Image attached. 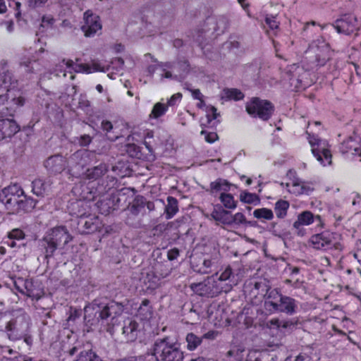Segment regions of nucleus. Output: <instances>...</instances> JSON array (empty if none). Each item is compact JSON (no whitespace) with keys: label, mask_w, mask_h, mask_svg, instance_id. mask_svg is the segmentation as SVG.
Here are the masks:
<instances>
[{"label":"nucleus","mask_w":361,"mask_h":361,"mask_svg":"<svg viewBox=\"0 0 361 361\" xmlns=\"http://www.w3.org/2000/svg\"><path fill=\"white\" fill-rule=\"evenodd\" d=\"M19 282H21L24 287L23 294L32 299L38 300L41 298V291L35 287L32 280L20 279Z\"/></svg>","instance_id":"obj_29"},{"label":"nucleus","mask_w":361,"mask_h":361,"mask_svg":"<svg viewBox=\"0 0 361 361\" xmlns=\"http://www.w3.org/2000/svg\"><path fill=\"white\" fill-rule=\"evenodd\" d=\"M0 202L12 214L29 212L36 205L37 201L27 197L18 184L10 185L0 191Z\"/></svg>","instance_id":"obj_2"},{"label":"nucleus","mask_w":361,"mask_h":361,"mask_svg":"<svg viewBox=\"0 0 361 361\" xmlns=\"http://www.w3.org/2000/svg\"><path fill=\"white\" fill-rule=\"evenodd\" d=\"M174 68L178 72V76L183 78L189 72L190 64L186 60L180 61L177 63H175Z\"/></svg>","instance_id":"obj_43"},{"label":"nucleus","mask_w":361,"mask_h":361,"mask_svg":"<svg viewBox=\"0 0 361 361\" xmlns=\"http://www.w3.org/2000/svg\"><path fill=\"white\" fill-rule=\"evenodd\" d=\"M334 235L329 231H324L320 233L313 235L311 237V243L313 247L317 250H327L334 247L338 249L339 244L334 243Z\"/></svg>","instance_id":"obj_11"},{"label":"nucleus","mask_w":361,"mask_h":361,"mask_svg":"<svg viewBox=\"0 0 361 361\" xmlns=\"http://www.w3.org/2000/svg\"><path fill=\"white\" fill-rule=\"evenodd\" d=\"M313 188L310 186L305 185L304 181H302L298 178H295L292 183V189H288L289 192L296 195H310L312 191Z\"/></svg>","instance_id":"obj_28"},{"label":"nucleus","mask_w":361,"mask_h":361,"mask_svg":"<svg viewBox=\"0 0 361 361\" xmlns=\"http://www.w3.org/2000/svg\"><path fill=\"white\" fill-rule=\"evenodd\" d=\"M82 31L87 37H92L102 30L99 17L93 14L92 11H87L84 13V25L81 27Z\"/></svg>","instance_id":"obj_12"},{"label":"nucleus","mask_w":361,"mask_h":361,"mask_svg":"<svg viewBox=\"0 0 361 361\" xmlns=\"http://www.w3.org/2000/svg\"><path fill=\"white\" fill-rule=\"evenodd\" d=\"M146 204V199L141 195H137L132 202L127 207L128 215L132 216H137L140 214L145 213V207Z\"/></svg>","instance_id":"obj_23"},{"label":"nucleus","mask_w":361,"mask_h":361,"mask_svg":"<svg viewBox=\"0 0 361 361\" xmlns=\"http://www.w3.org/2000/svg\"><path fill=\"white\" fill-rule=\"evenodd\" d=\"M265 300V307L271 311L275 310V304L279 302L282 294L276 288H271L269 287L262 295Z\"/></svg>","instance_id":"obj_24"},{"label":"nucleus","mask_w":361,"mask_h":361,"mask_svg":"<svg viewBox=\"0 0 361 361\" xmlns=\"http://www.w3.org/2000/svg\"><path fill=\"white\" fill-rule=\"evenodd\" d=\"M13 102L16 104L18 106H23L25 103V100L23 97H18L17 98L13 97L12 99Z\"/></svg>","instance_id":"obj_64"},{"label":"nucleus","mask_w":361,"mask_h":361,"mask_svg":"<svg viewBox=\"0 0 361 361\" xmlns=\"http://www.w3.org/2000/svg\"><path fill=\"white\" fill-rule=\"evenodd\" d=\"M6 312L0 314V331L6 333Z\"/></svg>","instance_id":"obj_60"},{"label":"nucleus","mask_w":361,"mask_h":361,"mask_svg":"<svg viewBox=\"0 0 361 361\" xmlns=\"http://www.w3.org/2000/svg\"><path fill=\"white\" fill-rule=\"evenodd\" d=\"M47 1L48 0H27V5L30 8H35L43 6Z\"/></svg>","instance_id":"obj_55"},{"label":"nucleus","mask_w":361,"mask_h":361,"mask_svg":"<svg viewBox=\"0 0 361 361\" xmlns=\"http://www.w3.org/2000/svg\"><path fill=\"white\" fill-rule=\"evenodd\" d=\"M73 69L76 73H92V69H91L90 66H89L88 64H85V63H80V64L75 63Z\"/></svg>","instance_id":"obj_48"},{"label":"nucleus","mask_w":361,"mask_h":361,"mask_svg":"<svg viewBox=\"0 0 361 361\" xmlns=\"http://www.w3.org/2000/svg\"><path fill=\"white\" fill-rule=\"evenodd\" d=\"M268 356L262 355L257 350H250L246 357L245 361H264Z\"/></svg>","instance_id":"obj_44"},{"label":"nucleus","mask_w":361,"mask_h":361,"mask_svg":"<svg viewBox=\"0 0 361 361\" xmlns=\"http://www.w3.org/2000/svg\"><path fill=\"white\" fill-rule=\"evenodd\" d=\"M221 98L225 100L233 99L238 101L244 98V94L240 90L235 88H224Z\"/></svg>","instance_id":"obj_33"},{"label":"nucleus","mask_w":361,"mask_h":361,"mask_svg":"<svg viewBox=\"0 0 361 361\" xmlns=\"http://www.w3.org/2000/svg\"><path fill=\"white\" fill-rule=\"evenodd\" d=\"M332 25L338 33L350 35L355 32V35H357V32L360 30L361 24L355 15L345 13L336 20Z\"/></svg>","instance_id":"obj_9"},{"label":"nucleus","mask_w":361,"mask_h":361,"mask_svg":"<svg viewBox=\"0 0 361 361\" xmlns=\"http://www.w3.org/2000/svg\"><path fill=\"white\" fill-rule=\"evenodd\" d=\"M264 21L266 24L270 27L271 30H275L279 27V22L276 21V17L273 16H267Z\"/></svg>","instance_id":"obj_51"},{"label":"nucleus","mask_w":361,"mask_h":361,"mask_svg":"<svg viewBox=\"0 0 361 361\" xmlns=\"http://www.w3.org/2000/svg\"><path fill=\"white\" fill-rule=\"evenodd\" d=\"M253 216L258 219L271 220L274 218L273 212L267 208L257 209L253 212Z\"/></svg>","instance_id":"obj_41"},{"label":"nucleus","mask_w":361,"mask_h":361,"mask_svg":"<svg viewBox=\"0 0 361 361\" xmlns=\"http://www.w3.org/2000/svg\"><path fill=\"white\" fill-rule=\"evenodd\" d=\"M168 109V106L166 104H162L161 102L156 103L152 110L149 114L150 118H159V117L164 116Z\"/></svg>","instance_id":"obj_39"},{"label":"nucleus","mask_w":361,"mask_h":361,"mask_svg":"<svg viewBox=\"0 0 361 361\" xmlns=\"http://www.w3.org/2000/svg\"><path fill=\"white\" fill-rule=\"evenodd\" d=\"M32 63V62L31 60L27 59L25 61L20 62V65L24 66L26 68H27V69L26 70L27 72H33V67L32 66L30 67V65Z\"/></svg>","instance_id":"obj_62"},{"label":"nucleus","mask_w":361,"mask_h":361,"mask_svg":"<svg viewBox=\"0 0 361 361\" xmlns=\"http://www.w3.org/2000/svg\"><path fill=\"white\" fill-rule=\"evenodd\" d=\"M108 171V166L106 164H100L91 169H87L84 175L89 180H97L102 177Z\"/></svg>","instance_id":"obj_27"},{"label":"nucleus","mask_w":361,"mask_h":361,"mask_svg":"<svg viewBox=\"0 0 361 361\" xmlns=\"http://www.w3.org/2000/svg\"><path fill=\"white\" fill-rule=\"evenodd\" d=\"M149 300L145 299L142 301V303L138 309V313L142 316L143 319H148L152 317V308L149 305Z\"/></svg>","instance_id":"obj_40"},{"label":"nucleus","mask_w":361,"mask_h":361,"mask_svg":"<svg viewBox=\"0 0 361 361\" xmlns=\"http://www.w3.org/2000/svg\"><path fill=\"white\" fill-rule=\"evenodd\" d=\"M52 182L50 179L37 178L32 182V191L39 197L48 194L51 190Z\"/></svg>","instance_id":"obj_20"},{"label":"nucleus","mask_w":361,"mask_h":361,"mask_svg":"<svg viewBox=\"0 0 361 361\" xmlns=\"http://www.w3.org/2000/svg\"><path fill=\"white\" fill-rule=\"evenodd\" d=\"M154 137V132L150 130L148 131L145 137V141L144 145H145L146 148L148 149L149 152L152 154L153 153V146L152 145V142L150 141V139H152Z\"/></svg>","instance_id":"obj_49"},{"label":"nucleus","mask_w":361,"mask_h":361,"mask_svg":"<svg viewBox=\"0 0 361 361\" xmlns=\"http://www.w3.org/2000/svg\"><path fill=\"white\" fill-rule=\"evenodd\" d=\"M92 142V137L89 135H81L78 139V143L80 145L85 147L87 146Z\"/></svg>","instance_id":"obj_56"},{"label":"nucleus","mask_w":361,"mask_h":361,"mask_svg":"<svg viewBox=\"0 0 361 361\" xmlns=\"http://www.w3.org/2000/svg\"><path fill=\"white\" fill-rule=\"evenodd\" d=\"M88 203V202L80 199L72 202L68 207L71 214L79 217L80 219L85 217L90 212V205Z\"/></svg>","instance_id":"obj_22"},{"label":"nucleus","mask_w":361,"mask_h":361,"mask_svg":"<svg viewBox=\"0 0 361 361\" xmlns=\"http://www.w3.org/2000/svg\"><path fill=\"white\" fill-rule=\"evenodd\" d=\"M138 326L139 324L135 320L128 319L124 321L122 329L127 342H133L137 339L139 333Z\"/></svg>","instance_id":"obj_18"},{"label":"nucleus","mask_w":361,"mask_h":361,"mask_svg":"<svg viewBox=\"0 0 361 361\" xmlns=\"http://www.w3.org/2000/svg\"><path fill=\"white\" fill-rule=\"evenodd\" d=\"M190 92L192 93V97L195 99H200L203 98V95L201 94L200 90L199 89L196 90H190Z\"/></svg>","instance_id":"obj_61"},{"label":"nucleus","mask_w":361,"mask_h":361,"mask_svg":"<svg viewBox=\"0 0 361 361\" xmlns=\"http://www.w3.org/2000/svg\"><path fill=\"white\" fill-rule=\"evenodd\" d=\"M316 57L317 65L322 66L329 60L331 51L329 45L322 42L321 45H317L316 48L312 47Z\"/></svg>","instance_id":"obj_21"},{"label":"nucleus","mask_w":361,"mask_h":361,"mask_svg":"<svg viewBox=\"0 0 361 361\" xmlns=\"http://www.w3.org/2000/svg\"><path fill=\"white\" fill-rule=\"evenodd\" d=\"M209 108V110L208 111H211L212 113V116H211L209 114L207 115V122L210 123L212 120H214L217 118L219 114H217V109L214 106H210Z\"/></svg>","instance_id":"obj_59"},{"label":"nucleus","mask_w":361,"mask_h":361,"mask_svg":"<svg viewBox=\"0 0 361 361\" xmlns=\"http://www.w3.org/2000/svg\"><path fill=\"white\" fill-rule=\"evenodd\" d=\"M181 97H182L181 93L174 94L173 95H172L171 97V98L169 99H168L166 105L168 106V107L169 106H174L176 104V101L178 99H180Z\"/></svg>","instance_id":"obj_58"},{"label":"nucleus","mask_w":361,"mask_h":361,"mask_svg":"<svg viewBox=\"0 0 361 361\" xmlns=\"http://www.w3.org/2000/svg\"><path fill=\"white\" fill-rule=\"evenodd\" d=\"M126 151L131 157H138L140 153L139 147L135 144H128Z\"/></svg>","instance_id":"obj_53"},{"label":"nucleus","mask_w":361,"mask_h":361,"mask_svg":"<svg viewBox=\"0 0 361 361\" xmlns=\"http://www.w3.org/2000/svg\"><path fill=\"white\" fill-rule=\"evenodd\" d=\"M232 274V270L230 267L226 268V269L221 274V275L216 278V281H219L220 284L221 285V282L226 281L230 279Z\"/></svg>","instance_id":"obj_52"},{"label":"nucleus","mask_w":361,"mask_h":361,"mask_svg":"<svg viewBox=\"0 0 361 361\" xmlns=\"http://www.w3.org/2000/svg\"><path fill=\"white\" fill-rule=\"evenodd\" d=\"M289 202L286 200H279L275 203L274 211L276 216L283 219L287 215V211L289 208Z\"/></svg>","instance_id":"obj_35"},{"label":"nucleus","mask_w":361,"mask_h":361,"mask_svg":"<svg viewBox=\"0 0 361 361\" xmlns=\"http://www.w3.org/2000/svg\"><path fill=\"white\" fill-rule=\"evenodd\" d=\"M201 135H204V139L209 143H213L219 139V136L215 132L208 133L206 130H202Z\"/></svg>","instance_id":"obj_50"},{"label":"nucleus","mask_w":361,"mask_h":361,"mask_svg":"<svg viewBox=\"0 0 361 361\" xmlns=\"http://www.w3.org/2000/svg\"><path fill=\"white\" fill-rule=\"evenodd\" d=\"M269 285L264 281L255 282L254 284L255 290H257V294L263 295L269 288Z\"/></svg>","instance_id":"obj_46"},{"label":"nucleus","mask_w":361,"mask_h":361,"mask_svg":"<svg viewBox=\"0 0 361 361\" xmlns=\"http://www.w3.org/2000/svg\"><path fill=\"white\" fill-rule=\"evenodd\" d=\"M66 163V157L57 154L48 157L44 163V166L49 174L57 175L67 169Z\"/></svg>","instance_id":"obj_13"},{"label":"nucleus","mask_w":361,"mask_h":361,"mask_svg":"<svg viewBox=\"0 0 361 361\" xmlns=\"http://www.w3.org/2000/svg\"><path fill=\"white\" fill-rule=\"evenodd\" d=\"M339 149L343 154L348 152H351L352 154H358L360 151L359 140L357 137L350 136L341 144Z\"/></svg>","instance_id":"obj_25"},{"label":"nucleus","mask_w":361,"mask_h":361,"mask_svg":"<svg viewBox=\"0 0 361 361\" xmlns=\"http://www.w3.org/2000/svg\"><path fill=\"white\" fill-rule=\"evenodd\" d=\"M190 288L196 294L207 298H214L223 292V287L212 276L200 283H192Z\"/></svg>","instance_id":"obj_7"},{"label":"nucleus","mask_w":361,"mask_h":361,"mask_svg":"<svg viewBox=\"0 0 361 361\" xmlns=\"http://www.w3.org/2000/svg\"><path fill=\"white\" fill-rule=\"evenodd\" d=\"M219 210L214 209L211 214V216L216 221H220L225 225H231V214L230 212L222 208L221 206H219Z\"/></svg>","instance_id":"obj_31"},{"label":"nucleus","mask_w":361,"mask_h":361,"mask_svg":"<svg viewBox=\"0 0 361 361\" xmlns=\"http://www.w3.org/2000/svg\"><path fill=\"white\" fill-rule=\"evenodd\" d=\"M219 200L224 207L226 209H234L237 207V201L234 200V197L231 194L221 192L219 196Z\"/></svg>","instance_id":"obj_36"},{"label":"nucleus","mask_w":361,"mask_h":361,"mask_svg":"<svg viewBox=\"0 0 361 361\" xmlns=\"http://www.w3.org/2000/svg\"><path fill=\"white\" fill-rule=\"evenodd\" d=\"M151 355L155 361H183L184 353L179 344L173 342L170 337L157 338L150 348Z\"/></svg>","instance_id":"obj_4"},{"label":"nucleus","mask_w":361,"mask_h":361,"mask_svg":"<svg viewBox=\"0 0 361 361\" xmlns=\"http://www.w3.org/2000/svg\"><path fill=\"white\" fill-rule=\"evenodd\" d=\"M187 348L190 350H195L202 342V338L193 333H189L186 336Z\"/></svg>","instance_id":"obj_38"},{"label":"nucleus","mask_w":361,"mask_h":361,"mask_svg":"<svg viewBox=\"0 0 361 361\" xmlns=\"http://www.w3.org/2000/svg\"><path fill=\"white\" fill-rule=\"evenodd\" d=\"M309 142L312 147V154L321 164L326 165V163L328 164L331 163V154L326 147V141L314 136H310Z\"/></svg>","instance_id":"obj_10"},{"label":"nucleus","mask_w":361,"mask_h":361,"mask_svg":"<svg viewBox=\"0 0 361 361\" xmlns=\"http://www.w3.org/2000/svg\"><path fill=\"white\" fill-rule=\"evenodd\" d=\"M73 238L66 226H56L49 229L44 236L39 240V247L48 264L49 259L54 257L55 252L63 244L67 245Z\"/></svg>","instance_id":"obj_3"},{"label":"nucleus","mask_w":361,"mask_h":361,"mask_svg":"<svg viewBox=\"0 0 361 361\" xmlns=\"http://www.w3.org/2000/svg\"><path fill=\"white\" fill-rule=\"evenodd\" d=\"M246 111L252 116H258L263 121H267L273 114L274 106L270 102L255 97L247 104Z\"/></svg>","instance_id":"obj_8"},{"label":"nucleus","mask_w":361,"mask_h":361,"mask_svg":"<svg viewBox=\"0 0 361 361\" xmlns=\"http://www.w3.org/2000/svg\"><path fill=\"white\" fill-rule=\"evenodd\" d=\"M89 155L88 151L81 149L76 151L66 159L68 174L75 178H80L84 175L89 164Z\"/></svg>","instance_id":"obj_6"},{"label":"nucleus","mask_w":361,"mask_h":361,"mask_svg":"<svg viewBox=\"0 0 361 361\" xmlns=\"http://www.w3.org/2000/svg\"><path fill=\"white\" fill-rule=\"evenodd\" d=\"M125 305L123 302H118L114 300L106 302L102 298L94 299L91 304L86 306L85 312L89 309L95 310V315L102 320L111 319L113 320L116 317L122 314Z\"/></svg>","instance_id":"obj_5"},{"label":"nucleus","mask_w":361,"mask_h":361,"mask_svg":"<svg viewBox=\"0 0 361 361\" xmlns=\"http://www.w3.org/2000/svg\"><path fill=\"white\" fill-rule=\"evenodd\" d=\"M73 192L75 195H78L79 199L90 202L92 201L94 195L90 190V188L85 184H80L75 185L73 188Z\"/></svg>","instance_id":"obj_30"},{"label":"nucleus","mask_w":361,"mask_h":361,"mask_svg":"<svg viewBox=\"0 0 361 361\" xmlns=\"http://www.w3.org/2000/svg\"><path fill=\"white\" fill-rule=\"evenodd\" d=\"M212 24L214 25L213 30L218 34L224 33L228 27V19L224 16H220L212 18Z\"/></svg>","instance_id":"obj_32"},{"label":"nucleus","mask_w":361,"mask_h":361,"mask_svg":"<svg viewBox=\"0 0 361 361\" xmlns=\"http://www.w3.org/2000/svg\"><path fill=\"white\" fill-rule=\"evenodd\" d=\"M101 126L102 130L106 133V135L108 136L109 139L111 140H116L118 137L117 135L114 137L108 135V133H109L113 129V125L111 122L109 121H102Z\"/></svg>","instance_id":"obj_47"},{"label":"nucleus","mask_w":361,"mask_h":361,"mask_svg":"<svg viewBox=\"0 0 361 361\" xmlns=\"http://www.w3.org/2000/svg\"><path fill=\"white\" fill-rule=\"evenodd\" d=\"M1 71H0V90H3L7 92L16 87L18 80L13 77V73L6 68L7 62L1 61Z\"/></svg>","instance_id":"obj_14"},{"label":"nucleus","mask_w":361,"mask_h":361,"mask_svg":"<svg viewBox=\"0 0 361 361\" xmlns=\"http://www.w3.org/2000/svg\"><path fill=\"white\" fill-rule=\"evenodd\" d=\"M298 308V302L293 298L283 295L280 298L279 302L275 304L274 312L286 313L288 315H293L296 312Z\"/></svg>","instance_id":"obj_16"},{"label":"nucleus","mask_w":361,"mask_h":361,"mask_svg":"<svg viewBox=\"0 0 361 361\" xmlns=\"http://www.w3.org/2000/svg\"><path fill=\"white\" fill-rule=\"evenodd\" d=\"M6 314V334L8 340L18 341L23 340L30 350L34 342L31 333L32 322L29 314L23 309H17Z\"/></svg>","instance_id":"obj_1"},{"label":"nucleus","mask_w":361,"mask_h":361,"mask_svg":"<svg viewBox=\"0 0 361 361\" xmlns=\"http://www.w3.org/2000/svg\"><path fill=\"white\" fill-rule=\"evenodd\" d=\"M314 221H317L318 226H323L319 215L314 216L311 212L305 211L298 215V220L293 223V227L298 229L301 225H310Z\"/></svg>","instance_id":"obj_19"},{"label":"nucleus","mask_w":361,"mask_h":361,"mask_svg":"<svg viewBox=\"0 0 361 361\" xmlns=\"http://www.w3.org/2000/svg\"><path fill=\"white\" fill-rule=\"evenodd\" d=\"M240 200L244 203L252 204L254 205H257L260 203V198L257 195L245 190L240 194Z\"/></svg>","instance_id":"obj_37"},{"label":"nucleus","mask_w":361,"mask_h":361,"mask_svg":"<svg viewBox=\"0 0 361 361\" xmlns=\"http://www.w3.org/2000/svg\"><path fill=\"white\" fill-rule=\"evenodd\" d=\"M20 128L18 125L12 119L0 120V141L6 138L11 137Z\"/></svg>","instance_id":"obj_17"},{"label":"nucleus","mask_w":361,"mask_h":361,"mask_svg":"<svg viewBox=\"0 0 361 361\" xmlns=\"http://www.w3.org/2000/svg\"><path fill=\"white\" fill-rule=\"evenodd\" d=\"M78 231L82 235L93 233L101 228V222L97 216L82 217L78 223Z\"/></svg>","instance_id":"obj_15"},{"label":"nucleus","mask_w":361,"mask_h":361,"mask_svg":"<svg viewBox=\"0 0 361 361\" xmlns=\"http://www.w3.org/2000/svg\"><path fill=\"white\" fill-rule=\"evenodd\" d=\"M180 251L178 248L174 247L173 249H171L167 252V257L170 261H173L179 256Z\"/></svg>","instance_id":"obj_57"},{"label":"nucleus","mask_w":361,"mask_h":361,"mask_svg":"<svg viewBox=\"0 0 361 361\" xmlns=\"http://www.w3.org/2000/svg\"><path fill=\"white\" fill-rule=\"evenodd\" d=\"M203 269L201 271L202 273H207L208 269L211 267L212 266V261L210 259H204L203 262Z\"/></svg>","instance_id":"obj_63"},{"label":"nucleus","mask_w":361,"mask_h":361,"mask_svg":"<svg viewBox=\"0 0 361 361\" xmlns=\"http://www.w3.org/2000/svg\"><path fill=\"white\" fill-rule=\"evenodd\" d=\"M231 186H232V184L227 180L219 178L211 182L209 189H207V191L209 192L211 194L219 192H226L230 190Z\"/></svg>","instance_id":"obj_26"},{"label":"nucleus","mask_w":361,"mask_h":361,"mask_svg":"<svg viewBox=\"0 0 361 361\" xmlns=\"http://www.w3.org/2000/svg\"><path fill=\"white\" fill-rule=\"evenodd\" d=\"M233 224L237 225L253 226L252 221H247L245 215L241 212H238L233 216H231V225Z\"/></svg>","instance_id":"obj_42"},{"label":"nucleus","mask_w":361,"mask_h":361,"mask_svg":"<svg viewBox=\"0 0 361 361\" xmlns=\"http://www.w3.org/2000/svg\"><path fill=\"white\" fill-rule=\"evenodd\" d=\"M178 200L173 197L169 196L167 197V204L165 207L166 219H171L178 212Z\"/></svg>","instance_id":"obj_34"},{"label":"nucleus","mask_w":361,"mask_h":361,"mask_svg":"<svg viewBox=\"0 0 361 361\" xmlns=\"http://www.w3.org/2000/svg\"><path fill=\"white\" fill-rule=\"evenodd\" d=\"M7 238L9 240H23L25 238V234L20 228H13L10 232L8 233Z\"/></svg>","instance_id":"obj_45"},{"label":"nucleus","mask_w":361,"mask_h":361,"mask_svg":"<svg viewBox=\"0 0 361 361\" xmlns=\"http://www.w3.org/2000/svg\"><path fill=\"white\" fill-rule=\"evenodd\" d=\"M244 352V349L237 348L236 350H231L228 352V356H233L237 360H241L243 359L242 353Z\"/></svg>","instance_id":"obj_54"}]
</instances>
